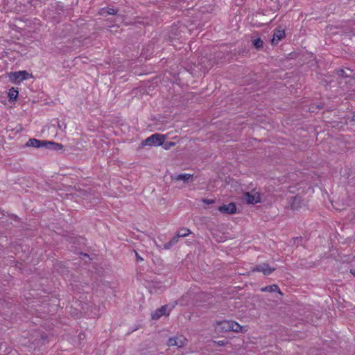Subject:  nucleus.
<instances>
[{
  "label": "nucleus",
  "mask_w": 355,
  "mask_h": 355,
  "mask_svg": "<svg viewBox=\"0 0 355 355\" xmlns=\"http://www.w3.org/2000/svg\"><path fill=\"white\" fill-rule=\"evenodd\" d=\"M261 291L262 292H271V293L277 292V293H279L280 295H283L280 291V288H279V286L277 284H272V285H269V286L263 287L261 288Z\"/></svg>",
  "instance_id": "nucleus-13"
},
{
  "label": "nucleus",
  "mask_w": 355,
  "mask_h": 355,
  "mask_svg": "<svg viewBox=\"0 0 355 355\" xmlns=\"http://www.w3.org/2000/svg\"><path fill=\"white\" fill-rule=\"evenodd\" d=\"M337 74L339 76H342V77H347V75L345 74V71L344 69H340L337 71Z\"/></svg>",
  "instance_id": "nucleus-24"
},
{
  "label": "nucleus",
  "mask_w": 355,
  "mask_h": 355,
  "mask_svg": "<svg viewBox=\"0 0 355 355\" xmlns=\"http://www.w3.org/2000/svg\"><path fill=\"white\" fill-rule=\"evenodd\" d=\"M252 270L254 272H261L265 275H269L275 270V268H272L268 263H263L261 264L257 265Z\"/></svg>",
  "instance_id": "nucleus-5"
},
{
  "label": "nucleus",
  "mask_w": 355,
  "mask_h": 355,
  "mask_svg": "<svg viewBox=\"0 0 355 355\" xmlns=\"http://www.w3.org/2000/svg\"><path fill=\"white\" fill-rule=\"evenodd\" d=\"M187 343V338L183 336H180L177 337L170 338L168 340V346H177L178 347H182L184 346Z\"/></svg>",
  "instance_id": "nucleus-4"
},
{
  "label": "nucleus",
  "mask_w": 355,
  "mask_h": 355,
  "mask_svg": "<svg viewBox=\"0 0 355 355\" xmlns=\"http://www.w3.org/2000/svg\"><path fill=\"white\" fill-rule=\"evenodd\" d=\"M49 141L45 140H39L35 138L30 139L27 143L26 144V146L34 147L37 148H46V146Z\"/></svg>",
  "instance_id": "nucleus-6"
},
{
  "label": "nucleus",
  "mask_w": 355,
  "mask_h": 355,
  "mask_svg": "<svg viewBox=\"0 0 355 355\" xmlns=\"http://www.w3.org/2000/svg\"><path fill=\"white\" fill-rule=\"evenodd\" d=\"M135 252L137 261V262L142 261L144 260V259L136 251H135Z\"/></svg>",
  "instance_id": "nucleus-25"
},
{
  "label": "nucleus",
  "mask_w": 355,
  "mask_h": 355,
  "mask_svg": "<svg viewBox=\"0 0 355 355\" xmlns=\"http://www.w3.org/2000/svg\"><path fill=\"white\" fill-rule=\"evenodd\" d=\"M243 200L250 205H255L261 202L260 194L259 192L252 191V192H245L243 194Z\"/></svg>",
  "instance_id": "nucleus-2"
},
{
  "label": "nucleus",
  "mask_w": 355,
  "mask_h": 355,
  "mask_svg": "<svg viewBox=\"0 0 355 355\" xmlns=\"http://www.w3.org/2000/svg\"><path fill=\"white\" fill-rule=\"evenodd\" d=\"M63 145L61 144L49 141L46 146V149L53 151H59L61 150L63 148Z\"/></svg>",
  "instance_id": "nucleus-12"
},
{
  "label": "nucleus",
  "mask_w": 355,
  "mask_h": 355,
  "mask_svg": "<svg viewBox=\"0 0 355 355\" xmlns=\"http://www.w3.org/2000/svg\"><path fill=\"white\" fill-rule=\"evenodd\" d=\"M202 202L206 205H211V204H214L215 202V200L213 199L204 198L202 200Z\"/></svg>",
  "instance_id": "nucleus-23"
},
{
  "label": "nucleus",
  "mask_w": 355,
  "mask_h": 355,
  "mask_svg": "<svg viewBox=\"0 0 355 355\" xmlns=\"http://www.w3.org/2000/svg\"><path fill=\"white\" fill-rule=\"evenodd\" d=\"M302 203L301 198L296 196H293L291 199L290 205L293 210L297 209L300 207Z\"/></svg>",
  "instance_id": "nucleus-11"
},
{
  "label": "nucleus",
  "mask_w": 355,
  "mask_h": 355,
  "mask_svg": "<svg viewBox=\"0 0 355 355\" xmlns=\"http://www.w3.org/2000/svg\"><path fill=\"white\" fill-rule=\"evenodd\" d=\"M10 352V348L6 343H0V355H6Z\"/></svg>",
  "instance_id": "nucleus-18"
},
{
  "label": "nucleus",
  "mask_w": 355,
  "mask_h": 355,
  "mask_svg": "<svg viewBox=\"0 0 355 355\" xmlns=\"http://www.w3.org/2000/svg\"><path fill=\"white\" fill-rule=\"evenodd\" d=\"M166 139L164 135L155 133L142 141L143 146H162Z\"/></svg>",
  "instance_id": "nucleus-1"
},
{
  "label": "nucleus",
  "mask_w": 355,
  "mask_h": 355,
  "mask_svg": "<svg viewBox=\"0 0 355 355\" xmlns=\"http://www.w3.org/2000/svg\"><path fill=\"white\" fill-rule=\"evenodd\" d=\"M30 74L26 71L12 72L9 74L10 80L13 83H20L28 78Z\"/></svg>",
  "instance_id": "nucleus-3"
},
{
  "label": "nucleus",
  "mask_w": 355,
  "mask_h": 355,
  "mask_svg": "<svg viewBox=\"0 0 355 355\" xmlns=\"http://www.w3.org/2000/svg\"><path fill=\"white\" fill-rule=\"evenodd\" d=\"M102 13L103 14H105L106 13L107 15H116L117 14V10H115L114 8H104L102 9Z\"/></svg>",
  "instance_id": "nucleus-21"
},
{
  "label": "nucleus",
  "mask_w": 355,
  "mask_h": 355,
  "mask_svg": "<svg viewBox=\"0 0 355 355\" xmlns=\"http://www.w3.org/2000/svg\"><path fill=\"white\" fill-rule=\"evenodd\" d=\"M191 233V232L190 231V230L185 228V227H182V228L180 229L179 230H178L175 234L178 235V236H179L180 238H182V237H185V236L189 235Z\"/></svg>",
  "instance_id": "nucleus-19"
},
{
  "label": "nucleus",
  "mask_w": 355,
  "mask_h": 355,
  "mask_svg": "<svg viewBox=\"0 0 355 355\" xmlns=\"http://www.w3.org/2000/svg\"><path fill=\"white\" fill-rule=\"evenodd\" d=\"M352 37H355V32H354V33H353V34H352Z\"/></svg>",
  "instance_id": "nucleus-30"
},
{
  "label": "nucleus",
  "mask_w": 355,
  "mask_h": 355,
  "mask_svg": "<svg viewBox=\"0 0 355 355\" xmlns=\"http://www.w3.org/2000/svg\"><path fill=\"white\" fill-rule=\"evenodd\" d=\"M175 142H173V141H167L166 143L163 142V144L162 146H163V148L165 149V150H168L170 149L171 147L174 146H175Z\"/></svg>",
  "instance_id": "nucleus-22"
},
{
  "label": "nucleus",
  "mask_w": 355,
  "mask_h": 355,
  "mask_svg": "<svg viewBox=\"0 0 355 355\" xmlns=\"http://www.w3.org/2000/svg\"><path fill=\"white\" fill-rule=\"evenodd\" d=\"M350 272H351L354 276H355V269H351V270H350Z\"/></svg>",
  "instance_id": "nucleus-27"
},
{
  "label": "nucleus",
  "mask_w": 355,
  "mask_h": 355,
  "mask_svg": "<svg viewBox=\"0 0 355 355\" xmlns=\"http://www.w3.org/2000/svg\"><path fill=\"white\" fill-rule=\"evenodd\" d=\"M218 210L221 213L234 214L236 213V207L235 203L230 202L227 205H223L218 208Z\"/></svg>",
  "instance_id": "nucleus-7"
},
{
  "label": "nucleus",
  "mask_w": 355,
  "mask_h": 355,
  "mask_svg": "<svg viewBox=\"0 0 355 355\" xmlns=\"http://www.w3.org/2000/svg\"><path fill=\"white\" fill-rule=\"evenodd\" d=\"M285 37L284 30L280 28H276L274 31L273 37L271 40L272 45H276L278 42Z\"/></svg>",
  "instance_id": "nucleus-8"
},
{
  "label": "nucleus",
  "mask_w": 355,
  "mask_h": 355,
  "mask_svg": "<svg viewBox=\"0 0 355 355\" xmlns=\"http://www.w3.org/2000/svg\"><path fill=\"white\" fill-rule=\"evenodd\" d=\"M218 327L221 331H231L230 321H223L218 323Z\"/></svg>",
  "instance_id": "nucleus-16"
},
{
  "label": "nucleus",
  "mask_w": 355,
  "mask_h": 355,
  "mask_svg": "<svg viewBox=\"0 0 355 355\" xmlns=\"http://www.w3.org/2000/svg\"><path fill=\"white\" fill-rule=\"evenodd\" d=\"M81 254H82L83 256H84V257H88V254H85V253H82Z\"/></svg>",
  "instance_id": "nucleus-28"
},
{
  "label": "nucleus",
  "mask_w": 355,
  "mask_h": 355,
  "mask_svg": "<svg viewBox=\"0 0 355 355\" xmlns=\"http://www.w3.org/2000/svg\"><path fill=\"white\" fill-rule=\"evenodd\" d=\"M226 343V342L225 340H219L217 342V344L220 346H223L225 345Z\"/></svg>",
  "instance_id": "nucleus-26"
},
{
  "label": "nucleus",
  "mask_w": 355,
  "mask_h": 355,
  "mask_svg": "<svg viewBox=\"0 0 355 355\" xmlns=\"http://www.w3.org/2000/svg\"><path fill=\"white\" fill-rule=\"evenodd\" d=\"M18 94H19L18 90H17L14 87H11L9 89V92L8 93L9 101H15L18 96Z\"/></svg>",
  "instance_id": "nucleus-17"
},
{
  "label": "nucleus",
  "mask_w": 355,
  "mask_h": 355,
  "mask_svg": "<svg viewBox=\"0 0 355 355\" xmlns=\"http://www.w3.org/2000/svg\"><path fill=\"white\" fill-rule=\"evenodd\" d=\"M172 179L177 181H183L184 182H189L193 179V175L188 173H182L172 176Z\"/></svg>",
  "instance_id": "nucleus-9"
},
{
  "label": "nucleus",
  "mask_w": 355,
  "mask_h": 355,
  "mask_svg": "<svg viewBox=\"0 0 355 355\" xmlns=\"http://www.w3.org/2000/svg\"><path fill=\"white\" fill-rule=\"evenodd\" d=\"M253 46L257 49L263 48V42L261 38H257L252 40Z\"/></svg>",
  "instance_id": "nucleus-20"
},
{
  "label": "nucleus",
  "mask_w": 355,
  "mask_h": 355,
  "mask_svg": "<svg viewBox=\"0 0 355 355\" xmlns=\"http://www.w3.org/2000/svg\"><path fill=\"white\" fill-rule=\"evenodd\" d=\"M352 120L355 122V114L352 116Z\"/></svg>",
  "instance_id": "nucleus-29"
},
{
  "label": "nucleus",
  "mask_w": 355,
  "mask_h": 355,
  "mask_svg": "<svg viewBox=\"0 0 355 355\" xmlns=\"http://www.w3.org/2000/svg\"><path fill=\"white\" fill-rule=\"evenodd\" d=\"M180 237L175 234L173 237L167 243H164V248L165 250H168L172 248L173 245L178 243Z\"/></svg>",
  "instance_id": "nucleus-15"
},
{
  "label": "nucleus",
  "mask_w": 355,
  "mask_h": 355,
  "mask_svg": "<svg viewBox=\"0 0 355 355\" xmlns=\"http://www.w3.org/2000/svg\"><path fill=\"white\" fill-rule=\"evenodd\" d=\"M167 306H162L160 308L157 309L155 312L152 313V318L153 320H158L162 315L166 314Z\"/></svg>",
  "instance_id": "nucleus-10"
},
{
  "label": "nucleus",
  "mask_w": 355,
  "mask_h": 355,
  "mask_svg": "<svg viewBox=\"0 0 355 355\" xmlns=\"http://www.w3.org/2000/svg\"><path fill=\"white\" fill-rule=\"evenodd\" d=\"M231 331L234 332H244L246 331L245 327L241 326L239 323L235 321L230 320Z\"/></svg>",
  "instance_id": "nucleus-14"
}]
</instances>
